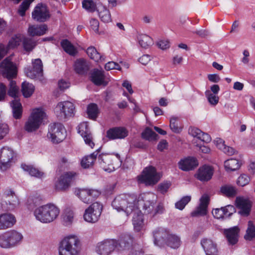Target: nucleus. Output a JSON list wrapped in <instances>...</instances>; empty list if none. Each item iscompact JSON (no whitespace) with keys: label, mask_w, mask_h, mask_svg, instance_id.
<instances>
[{"label":"nucleus","mask_w":255,"mask_h":255,"mask_svg":"<svg viewBox=\"0 0 255 255\" xmlns=\"http://www.w3.org/2000/svg\"><path fill=\"white\" fill-rule=\"evenodd\" d=\"M142 201L134 194H123L115 197L112 203L113 209L118 212H124L127 216L131 214Z\"/></svg>","instance_id":"obj_1"},{"label":"nucleus","mask_w":255,"mask_h":255,"mask_svg":"<svg viewBox=\"0 0 255 255\" xmlns=\"http://www.w3.org/2000/svg\"><path fill=\"white\" fill-rule=\"evenodd\" d=\"M60 209L53 204H47L36 208L34 211L35 219L42 223H50L59 216Z\"/></svg>","instance_id":"obj_2"},{"label":"nucleus","mask_w":255,"mask_h":255,"mask_svg":"<svg viewBox=\"0 0 255 255\" xmlns=\"http://www.w3.org/2000/svg\"><path fill=\"white\" fill-rule=\"evenodd\" d=\"M80 252V242L74 235L64 238L59 244V255H79Z\"/></svg>","instance_id":"obj_3"},{"label":"nucleus","mask_w":255,"mask_h":255,"mask_svg":"<svg viewBox=\"0 0 255 255\" xmlns=\"http://www.w3.org/2000/svg\"><path fill=\"white\" fill-rule=\"evenodd\" d=\"M46 117L45 113L41 109H33L24 126V129L28 132L37 130Z\"/></svg>","instance_id":"obj_4"},{"label":"nucleus","mask_w":255,"mask_h":255,"mask_svg":"<svg viewBox=\"0 0 255 255\" xmlns=\"http://www.w3.org/2000/svg\"><path fill=\"white\" fill-rule=\"evenodd\" d=\"M8 95L15 98L11 103L13 116L16 119L21 118L22 113V106L19 100L16 99L19 94V88L17 86L15 81L10 80L9 83Z\"/></svg>","instance_id":"obj_5"},{"label":"nucleus","mask_w":255,"mask_h":255,"mask_svg":"<svg viewBox=\"0 0 255 255\" xmlns=\"http://www.w3.org/2000/svg\"><path fill=\"white\" fill-rule=\"evenodd\" d=\"M161 175L156 171L153 166H149L144 168L142 174L137 177L140 183H144L146 186L156 184L160 180Z\"/></svg>","instance_id":"obj_6"},{"label":"nucleus","mask_w":255,"mask_h":255,"mask_svg":"<svg viewBox=\"0 0 255 255\" xmlns=\"http://www.w3.org/2000/svg\"><path fill=\"white\" fill-rule=\"evenodd\" d=\"M123 243L122 241L118 243L114 239H105L96 244L95 252L98 255H110L118 245L122 246Z\"/></svg>","instance_id":"obj_7"},{"label":"nucleus","mask_w":255,"mask_h":255,"mask_svg":"<svg viewBox=\"0 0 255 255\" xmlns=\"http://www.w3.org/2000/svg\"><path fill=\"white\" fill-rule=\"evenodd\" d=\"M74 104L69 101L59 102L55 108L56 116L61 120L72 117L74 115Z\"/></svg>","instance_id":"obj_8"},{"label":"nucleus","mask_w":255,"mask_h":255,"mask_svg":"<svg viewBox=\"0 0 255 255\" xmlns=\"http://www.w3.org/2000/svg\"><path fill=\"white\" fill-rule=\"evenodd\" d=\"M66 130L60 123H52L49 125L47 137L54 143H58L65 138Z\"/></svg>","instance_id":"obj_9"},{"label":"nucleus","mask_w":255,"mask_h":255,"mask_svg":"<svg viewBox=\"0 0 255 255\" xmlns=\"http://www.w3.org/2000/svg\"><path fill=\"white\" fill-rule=\"evenodd\" d=\"M103 210V205L96 202L91 204L84 212L83 217L87 222L96 223L98 221Z\"/></svg>","instance_id":"obj_10"},{"label":"nucleus","mask_w":255,"mask_h":255,"mask_svg":"<svg viewBox=\"0 0 255 255\" xmlns=\"http://www.w3.org/2000/svg\"><path fill=\"white\" fill-rule=\"evenodd\" d=\"M33 20L39 22H44L47 21L51 16L49 9L47 6L44 3H39L34 7L31 13Z\"/></svg>","instance_id":"obj_11"},{"label":"nucleus","mask_w":255,"mask_h":255,"mask_svg":"<svg viewBox=\"0 0 255 255\" xmlns=\"http://www.w3.org/2000/svg\"><path fill=\"white\" fill-rule=\"evenodd\" d=\"M14 152L9 147H3L0 151V169L5 171L9 168L13 162Z\"/></svg>","instance_id":"obj_12"},{"label":"nucleus","mask_w":255,"mask_h":255,"mask_svg":"<svg viewBox=\"0 0 255 255\" xmlns=\"http://www.w3.org/2000/svg\"><path fill=\"white\" fill-rule=\"evenodd\" d=\"M0 72L4 77L9 79L16 76V67L11 61L10 57L5 58L0 64Z\"/></svg>","instance_id":"obj_13"},{"label":"nucleus","mask_w":255,"mask_h":255,"mask_svg":"<svg viewBox=\"0 0 255 255\" xmlns=\"http://www.w3.org/2000/svg\"><path fill=\"white\" fill-rule=\"evenodd\" d=\"M76 176V173L74 172H67L60 176L58 180L55 184V188L57 191H65L70 186L72 180Z\"/></svg>","instance_id":"obj_14"},{"label":"nucleus","mask_w":255,"mask_h":255,"mask_svg":"<svg viewBox=\"0 0 255 255\" xmlns=\"http://www.w3.org/2000/svg\"><path fill=\"white\" fill-rule=\"evenodd\" d=\"M32 68L25 70L26 75L31 79L42 80L43 75V64L40 59L37 58L32 61Z\"/></svg>","instance_id":"obj_15"},{"label":"nucleus","mask_w":255,"mask_h":255,"mask_svg":"<svg viewBox=\"0 0 255 255\" xmlns=\"http://www.w3.org/2000/svg\"><path fill=\"white\" fill-rule=\"evenodd\" d=\"M75 193L83 202L86 204L90 203L100 195L98 190L89 189H78Z\"/></svg>","instance_id":"obj_16"},{"label":"nucleus","mask_w":255,"mask_h":255,"mask_svg":"<svg viewBox=\"0 0 255 255\" xmlns=\"http://www.w3.org/2000/svg\"><path fill=\"white\" fill-rule=\"evenodd\" d=\"M23 35L20 33L13 35L10 39L6 47L3 44H0V60L2 59L7 52V49H13L19 46L23 41Z\"/></svg>","instance_id":"obj_17"},{"label":"nucleus","mask_w":255,"mask_h":255,"mask_svg":"<svg viewBox=\"0 0 255 255\" xmlns=\"http://www.w3.org/2000/svg\"><path fill=\"white\" fill-rule=\"evenodd\" d=\"M128 134L127 128L123 127H117L110 128L106 132V136L110 140L124 139Z\"/></svg>","instance_id":"obj_18"},{"label":"nucleus","mask_w":255,"mask_h":255,"mask_svg":"<svg viewBox=\"0 0 255 255\" xmlns=\"http://www.w3.org/2000/svg\"><path fill=\"white\" fill-rule=\"evenodd\" d=\"M78 131L83 137L86 144L93 148L95 144L87 122H83L78 126Z\"/></svg>","instance_id":"obj_19"},{"label":"nucleus","mask_w":255,"mask_h":255,"mask_svg":"<svg viewBox=\"0 0 255 255\" xmlns=\"http://www.w3.org/2000/svg\"><path fill=\"white\" fill-rule=\"evenodd\" d=\"M240 231V229L238 226L224 229L223 234L229 245L233 246L238 243Z\"/></svg>","instance_id":"obj_20"},{"label":"nucleus","mask_w":255,"mask_h":255,"mask_svg":"<svg viewBox=\"0 0 255 255\" xmlns=\"http://www.w3.org/2000/svg\"><path fill=\"white\" fill-rule=\"evenodd\" d=\"M3 199L8 206L9 210L14 209L18 204V200L14 191L10 188L5 189L3 193Z\"/></svg>","instance_id":"obj_21"},{"label":"nucleus","mask_w":255,"mask_h":255,"mask_svg":"<svg viewBox=\"0 0 255 255\" xmlns=\"http://www.w3.org/2000/svg\"><path fill=\"white\" fill-rule=\"evenodd\" d=\"M236 202L237 207L240 209L239 213L245 216H248L252 207L251 201L244 197H238L236 198Z\"/></svg>","instance_id":"obj_22"},{"label":"nucleus","mask_w":255,"mask_h":255,"mask_svg":"<svg viewBox=\"0 0 255 255\" xmlns=\"http://www.w3.org/2000/svg\"><path fill=\"white\" fill-rule=\"evenodd\" d=\"M201 245L206 255H215L218 252L217 244L211 239H202Z\"/></svg>","instance_id":"obj_23"},{"label":"nucleus","mask_w":255,"mask_h":255,"mask_svg":"<svg viewBox=\"0 0 255 255\" xmlns=\"http://www.w3.org/2000/svg\"><path fill=\"white\" fill-rule=\"evenodd\" d=\"M16 222L15 217L11 214L3 213L0 215V230L11 228Z\"/></svg>","instance_id":"obj_24"},{"label":"nucleus","mask_w":255,"mask_h":255,"mask_svg":"<svg viewBox=\"0 0 255 255\" xmlns=\"http://www.w3.org/2000/svg\"><path fill=\"white\" fill-rule=\"evenodd\" d=\"M200 201L199 206L191 213L192 216H204L206 214L209 202V197L207 195L204 194L200 198Z\"/></svg>","instance_id":"obj_25"},{"label":"nucleus","mask_w":255,"mask_h":255,"mask_svg":"<svg viewBox=\"0 0 255 255\" xmlns=\"http://www.w3.org/2000/svg\"><path fill=\"white\" fill-rule=\"evenodd\" d=\"M91 80L96 85L106 86L108 83L104 74V72L98 69H94L91 73Z\"/></svg>","instance_id":"obj_26"},{"label":"nucleus","mask_w":255,"mask_h":255,"mask_svg":"<svg viewBox=\"0 0 255 255\" xmlns=\"http://www.w3.org/2000/svg\"><path fill=\"white\" fill-rule=\"evenodd\" d=\"M132 224L134 229L136 232L140 231L143 228V215L139 210L138 206L133 211Z\"/></svg>","instance_id":"obj_27"},{"label":"nucleus","mask_w":255,"mask_h":255,"mask_svg":"<svg viewBox=\"0 0 255 255\" xmlns=\"http://www.w3.org/2000/svg\"><path fill=\"white\" fill-rule=\"evenodd\" d=\"M98 162L100 167L105 171L110 172L114 170L111 157L108 154H100L98 157Z\"/></svg>","instance_id":"obj_28"},{"label":"nucleus","mask_w":255,"mask_h":255,"mask_svg":"<svg viewBox=\"0 0 255 255\" xmlns=\"http://www.w3.org/2000/svg\"><path fill=\"white\" fill-rule=\"evenodd\" d=\"M170 234L163 228H158L153 232L155 245L160 246L165 243Z\"/></svg>","instance_id":"obj_29"},{"label":"nucleus","mask_w":255,"mask_h":255,"mask_svg":"<svg viewBox=\"0 0 255 255\" xmlns=\"http://www.w3.org/2000/svg\"><path fill=\"white\" fill-rule=\"evenodd\" d=\"M198 165L196 158L192 157H188L181 160L179 163V168L183 171H189L193 169Z\"/></svg>","instance_id":"obj_30"},{"label":"nucleus","mask_w":255,"mask_h":255,"mask_svg":"<svg viewBox=\"0 0 255 255\" xmlns=\"http://www.w3.org/2000/svg\"><path fill=\"white\" fill-rule=\"evenodd\" d=\"M213 173V169L211 166L204 165L198 169L197 178L200 181H207L211 179Z\"/></svg>","instance_id":"obj_31"},{"label":"nucleus","mask_w":255,"mask_h":255,"mask_svg":"<svg viewBox=\"0 0 255 255\" xmlns=\"http://www.w3.org/2000/svg\"><path fill=\"white\" fill-rule=\"evenodd\" d=\"M48 30L47 25H29L27 29V33L29 36H41L45 34Z\"/></svg>","instance_id":"obj_32"},{"label":"nucleus","mask_w":255,"mask_h":255,"mask_svg":"<svg viewBox=\"0 0 255 255\" xmlns=\"http://www.w3.org/2000/svg\"><path fill=\"white\" fill-rule=\"evenodd\" d=\"M7 233L9 239L10 249L15 248L20 244L23 239V236L20 233L15 230H11Z\"/></svg>","instance_id":"obj_33"},{"label":"nucleus","mask_w":255,"mask_h":255,"mask_svg":"<svg viewBox=\"0 0 255 255\" xmlns=\"http://www.w3.org/2000/svg\"><path fill=\"white\" fill-rule=\"evenodd\" d=\"M90 69L89 63L85 59H77L74 63V70L75 72L80 75L87 73Z\"/></svg>","instance_id":"obj_34"},{"label":"nucleus","mask_w":255,"mask_h":255,"mask_svg":"<svg viewBox=\"0 0 255 255\" xmlns=\"http://www.w3.org/2000/svg\"><path fill=\"white\" fill-rule=\"evenodd\" d=\"M98 15L101 21L105 23L111 22L112 20L110 11L105 6L101 4L97 8Z\"/></svg>","instance_id":"obj_35"},{"label":"nucleus","mask_w":255,"mask_h":255,"mask_svg":"<svg viewBox=\"0 0 255 255\" xmlns=\"http://www.w3.org/2000/svg\"><path fill=\"white\" fill-rule=\"evenodd\" d=\"M74 219V213L70 208L66 209L62 215V222L65 226H71Z\"/></svg>","instance_id":"obj_36"},{"label":"nucleus","mask_w":255,"mask_h":255,"mask_svg":"<svg viewBox=\"0 0 255 255\" xmlns=\"http://www.w3.org/2000/svg\"><path fill=\"white\" fill-rule=\"evenodd\" d=\"M166 245L173 249H178L181 245L180 238L176 235L170 234L165 242Z\"/></svg>","instance_id":"obj_37"},{"label":"nucleus","mask_w":255,"mask_h":255,"mask_svg":"<svg viewBox=\"0 0 255 255\" xmlns=\"http://www.w3.org/2000/svg\"><path fill=\"white\" fill-rule=\"evenodd\" d=\"M97 154L98 153L95 152L90 155L84 157L81 161V166L84 168H89L92 166L96 159Z\"/></svg>","instance_id":"obj_38"},{"label":"nucleus","mask_w":255,"mask_h":255,"mask_svg":"<svg viewBox=\"0 0 255 255\" xmlns=\"http://www.w3.org/2000/svg\"><path fill=\"white\" fill-rule=\"evenodd\" d=\"M34 90V86L32 84L26 81L22 83L21 91L25 98L30 97L33 93Z\"/></svg>","instance_id":"obj_39"},{"label":"nucleus","mask_w":255,"mask_h":255,"mask_svg":"<svg viewBox=\"0 0 255 255\" xmlns=\"http://www.w3.org/2000/svg\"><path fill=\"white\" fill-rule=\"evenodd\" d=\"M137 39L139 44L144 48H147L153 44L152 38L146 34H139Z\"/></svg>","instance_id":"obj_40"},{"label":"nucleus","mask_w":255,"mask_h":255,"mask_svg":"<svg viewBox=\"0 0 255 255\" xmlns=\"http://www.w3.org/2000/svg\"><path fill=\"white\" fill-rule=\"evenodd\" d=\"M61 45L64 50L70 55L74 56L77 52L75 47L67 39L62 40Z\"/></svg>","instance_id":"obj_41"},{"label":"nucleus","mask_w":255,"mask_h":255,"mask_svg":"<svg viewBox=\"0 0 255 255\" xmlns=\"http://www.w3.org/2000/svg\"><path fill=\"white\" fill-rule=\"evenodd\" d=\"M224 166L227 171H233L238 169L240 164L238 160L231 158L225 161Z\"/></svg>","instance_id":"obj_42"},{"label":"nucleus","mask_w":255,"mask_h":255,"mask_svg":"<svg viewBox=\"0 0 255 255\" xmlns=\"http://www.w3.org/2000/svg\"><path fill=\"white\" fill-rule=\"evenodd\" d=\"M87 53L91 59H93L96 62L104 60V58L94 47L90 46L88 47L87 49Z\"/></svg>","instance_id":"obj_43"},{"label":"nucleus","mask_w":255,"mask_h":255,"mask_svg":"<svg viewBox=\"0 0 255 255\" xmlns=\"http://www.w3.org/2000/svg\"><path fill=\"white\" fill-rule=\"evenodd\" d=\"M254 238H255V226L253 221H249L244 238L246 240L251 241Z\"/></svg>","instance_id":"obj_44"},{"label":"nucleus","mask_w":255,"mask_h":255,"mask_svg":"<svg viewBox=\"0 0 255 255\" xmlns=\"http://www.w3.org/2000/svg\"><path fill=\"white\" fill-rule=\"evenodd\" d=\"M87 111L89 118L95 120L99 114L98 106L96 104H90L88 105Z\"/></svg>","instance_id":"obj_45"},{"label":"nucleus","mask_w":255,"mask_h":255,"mask_svg":"<svg viewBox=\"0 0 255 255\" xmlns=\"http://www.w3.org/2000/svg\"><path fill=\"white\" fill-rule=\"evenodd\" d=\"M22 167L24 170L27 171L32 176L37 178H41L44 175V173L42 172L32 166L26 165H22Z\"/></svg>","instance_id":"obj_46"},{"label":"nucleus","mask_w":255,"mask_h":255,"mask_svg":"<svg viewBox=\"0 0 255 255\" xmlns=\"http://www.w3.org/2000/svg\"><path fill=\"white\" fill-rule=\"evenodd\" d=\"M221 193L228 197H234L236 195V189L232 186L224 185L221 188Z\"/></svg>","instance_id":"obj_47"},{"label":"nucleus","mask_w":255,"mask_h":255,"mask_svg":"<svg viewBox=\"0 0 255 255\" xmlns=\"http://www.w3.org/2000/svg\"><path fill=\"white\" fill-rule=\"evenodd\" d=\"M0 248L4 249H10L9 239L7 232L0 234Z\"/></svg>","instance_id":"obj_48"},{"label":"nucleus","mask_w":255,"mask_h":255,"mask_svg":"<svg viewBox=\"0 0 255 255\" xmlns=\"http://www.w3.org/2000/svg\"><path fill=\"white\" fill-rule=\"evenodd\" d=\"M158 135L150 128H147L142 133V137L148 140H156Z\"/></svg>","instance_id":"obj_49"},{"label":"nucleus","mask_w":255,"mask_h":255,"mask_svg":"<svg viewBox=\"0 0 255 255\" xmlns=\"http://www.w3.org/2000/svg\"><path fill=\"white\" fill-rule=\"evenodd\" d=\"M36 42L32 39L24 37L23 39V46L24 49L26 51H31L36 46Z\"/></svg>","instance_id":"obj_50"},{"label":"nucleus","mask_w":255,"mask_h":255,"mask_svg":"<svg viewBox=\"0 0 255 255\" xmlns=\"http://www.w3.org/2000/svg\"><path fill=\"white\" fill-rule=\"evenodd\" d=\"M155 203L153 201H146L143 203V209L144 210V213L150 214L153 217L154 212Z\"/></svg>","instance_id":"obj_51"},{"label":"nucleus","mask_w":255,"mask_h":255,"mask_svg":"<svg viewBox=\"0 0 255 255\" xmlns=\"http://www.w3.org/2000/svg\"><path fill=\"white\" fill-rule=\"evenodd\" d=\"M205 96L209 103L212 106H216L219 102V98L216 94H212L210 91L205 92Z\"/></svg>","instance_id":"obj_52"},{"label":"nucleus","mask_w":255,"mask_h":255,"mask_svg":"<svg viewBox=\"0 0 255 255\" xmlns=\"http://www.w3.org/2000/svg\"><path fill=\"white\" fill-rule=\"evenodd\" d=\"M83 7L89 12H94L96 8V5L92 0H84L82 1Z\"/></svg>","instance_id":"obj_53"},{"label":"nucleus","mask_w":255,"mask_h":255,"mask_svg":"<svg viewBox=\"0 0 255 255\" xmlns=\"http://www.w3.org/2000/svg\"><path fill=\"white\" fill-rule=\"evenodd\" d=\"M191 197L190 196H186L183 197L175 203L176 208L182 210H183L185 206L190 201Z\"/></svg>","instance_id":"obj_54"},{"label":"nucleus","mask_w":255,"mask_h":255,"mask_svg":"<svg viewBox=\"0 0 255 255\" xmlns=\"http://www.w3.org/2000/svg\"><path fill=\"white\" fill-rule=\"evenodd\" d=\"M31 3L28 0H24L20 5L18 12L20 16H24L25 14V11L27 10Z\"/></svg>","instance_id":"obj_55"},{"label":"nucleus","mask_w":255,"mask_h":255,"mask_svg":"<svg viewBox=\"0 0 255 255\" xmlns=\"http://www.w3.org/2000/svg\"><path fill=\"white\" fill-rule=\"evenodd\" d=\"M177 120V118L174 117H172L170 120V128L174 132H179L180 130V128L178 126Z\"/></svg>","instance_id":"obj_56"},{"label":"nucleus","mask_w":255,"mask_h":255,"mask_svg":"<svg viewBox=\"0 0 255 255\" xmlns=\"http://www.w3.org/2000/svg\"><path fill=\"white\" fill-rule=\"evenodd\" d=\"M250 180V177L247 175L242 174L239 177L237 183L239 185L244 186L249 183Z\"/></svg>","instance_id":"obj_57"},{"label":"nucleus","mask_w":255,"mask_h":255,"mask_svg":"<svg viewBox=\"0 0 255 255\" xmlns=\"http://www.w3.org/2000/svg\"><path fill=\"white\" fill-rule=\"evenodd\" d=\"M105 68L108 71L113 69H117L119 70H121V68L119 64L113 61L109 62L106 63L105 66Z\"/></svg>","instance_id":"obj_58"},{"label":"nucleus","mask_w":255,"mask_h":255,"mask_svg":"<svg viewBox=\"0 0 255 255\" xmlns=\"http://www.w3.org/2000/svg\"><path fill=\"white\" fill-rule=\"evenodd\" d=\"M222 208L224 213V216H230L235 212V208L232 205H229Z\"/></svg>","instance_id":"obj_59"},{"label":"nucleus","mask_w":255,"mask_h":255,"mask_svg":"<svg viewBox=\"0 0 255 255\" xmlns=\"http://www.w3.org/2000/svg\"><path fill=\"white\" fill-rule=\"evenodd\" d=\"M170 185L171 184L170 182H166L161 183L158 185V190L161 193L164 194L167 191Z\"/></svg>","instance_id":"obj_60"},{"label":"nucleus","mask_w":255,"mask_h":255,"mask_svg":"<svg viewBox=\"0 0 255 255\" xmlns=\"http://www.w3.org/2000/svg\"><path fill=\"white\" fill-rule=\"evenodd\" d=\"M202 131L199 128H190L189 129V133L192 136L196 137L198 139L201 137Z\"/></svg>","instance_id":"obj_61"},{"label":"nucleus","mask_w":255,"mask_h":255,"mask_svg":"<svg viewBox=\"0 0 255 255\" xmlns=\"http://www.w3.org/2000/svg\"><path fill=\"white\" fill-rule=\"evenodd\" d=\"M8 131V126L5 124H0V139L3 138Z\"/></svg>","instance_id":"obj_62"},{"label":"nucleus","mask_w":255,"mask_h":255,"mask_svg":"<svg viewBox=\"0 0 255 255\" xmlns=\"http://www.w3.org/2000/svg\"><path fill=\"white\" fill-rule=\"evenodd\" d=\"M212 214L217 219H221L224 217V213L222 207L214 209L212 211Z\"/></svg>","instance_id":"obj_63"},{"label":"nucleus","mask_w":255,"mask_h":255,"mask_svg":"<svg viewBox=\"0 0 255 255\" xmlns=\"http://www.w3.org/2000/svg\"><path fill=\"white\" fill-rule=\"evenodd\" d=\"M90 26L91 28L96 33H98L99 32V21L95 19L92 18L90 21Z\"/></svg>","instance_id":"obj_64"}]
</instances>
